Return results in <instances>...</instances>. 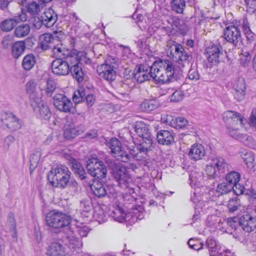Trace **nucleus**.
Instances as JSON below:
<instances>
[{"mask_svg":"<svg viewBox=\"0 0 256 256\" xmlns=\"http://www.w3.org/2000/svg\"><path fill=\"white\" fill-rule=\"evenodd\" d=\"M222 117L230 136L246 144V140L251 138L244 135L240 132L244 127L242 116L238 112L228 110L223 114Z\"/></svg>","mask_w":256,"mask_h":256,"instance_id":"1","label":"nucleus"},{"mask_svg":"<svg viewBox=\"0 0 256 256\" xmlns=\"http://www.w3.org/2000/svg\"><path fill=\"white\" fill-rule=\"evenodd\" d=\"M151 76L159 82H166L173 78L176 72L172 62L168 60L156 62L150 67Z\"/></svg>","mask_w":256,"mask_h":256,"instance_id":"2","label":"nucleus"},{"mask_svg":"<svg viewBox=\"0 0 256 256\" xmlns=\"http://www.w3.org/2000/svg\"><path fill=\"white\" fill-rule=\"evenodd\" d=\"M70 172L66 166L53 168L48 174V180L54 188H66L70 182Z\"/></svg>","mask_w":256,"mask_h":256,"instance_id":"3","label":"nucleus"},{"mask_svg":"<svg viewBox=\"0 0 256 256\" xmlns=\"http://www.w3.org/2000/svg\"><path fill=\"white\" fill-rule=\"evenodd\" d=\"M114 175L120 186L126 190L124 193L126 196H124V198L126 199V196L133 197L132 194L134 193V191L132 187L133 180L130 174V171L125 166H122L114 172ZM130 200V198H128V200Z\"/></svg>","mask_w":256,"mask_h":256,"instance_id":"4","label":"nucleus"},{"mask_svg":"<svg viewBox=\"0 0 256 256\" xmlns=\"http://www.w3.org/2000/svg\"><path fill=\"white\" fill-rule=\"evenodd\" d=\"M117 66L116 60L112 56H108L104 63L97 66L96 70L98 76L107 81L114 80L116 76L115 68Z\"/></svg>","mask_w":256,"mask_h":256,"instance_id":"5","label":"nucleus"},{"mask_svg":"<svg viewBox=\"0 0 256 256\" xmlns=\"http://www.w3.org/2000/svg\"><path fill=\"white\" fill-rule=\"evenodd\" d=\"M46 220L50 226L58 228L68 226L71 218L64 213L54 210L46 214Z\"/></svg>","mask_w":256,"mask_h":256,"instance_id":"6","label":"nucleus"},{"mask_svg":"<svg viewBox=\"0 0 256 256\" xmlns=\"http://www.w3.org/2000/svg\"><path fill=\"white\" fill-rule=\"evenodd\" d=\"M88 172L92 176L102 179L106 176V168L98 159L92 158L88 160L86 164Z\"/></svg>","mask_w":256,"mask_h":256,"instance_id":"7","label":"nucleus"},{"mask_svg":"<svg viewBox=\"0 0 256 256\" xmlns=\"http://www.w3.org/2000/svg\"><path fill=\"white\" fill-rule=\"evenodd\" d=\"M85 131L84 126L78 124L73 119H68L65 124L64 130V136L65 138L72 140L81 134Z\"/></svg>","mask_w":256,"mask_h":256,"instance_id":"8","label":"nucleus"},{"mask_svg":"<svg viewBox=\"0 0 256 256\" xmlns=\"http://www.w3.org/2000/svg\"><path fill=\"white\" fill-rule=\"evenodd\" d=\"M169 46L168 52H170V57L174 60L178 62L187 60L188 55L181 45L171 41L168 44V46Z\"/></svg>","mask_w":256,"mask_h":256,"instance_id":"9","label":"nucleus"},{"mask_svg":"<svg viewBox=\"0 0 256 256\" xmlns=\"http://www.w3.org/2000/svg\"><path fill=\"white\" fill-rule=\"evenodd\" d=\"M111 152L118 160L126 162L130 160V156L122 150L120 143L116 138H112L108 143Z\"/></svg>","mask_w":256,"mask_h":256,"instance_id":"10","label":"nucleus"},{"mask_svg":"<svg viewBox=\"0 0 256 256\" xmlns=\"http://www.w3.org/2000/svg\"><path fill=\"white\" fill-rule=\"evenodd\" d=\"M53 102L56 108L64 112H70L72 107L71 101L62 94H56L54 96Z\"/></svg>","mask_w":256,"mask_h":256,"instance_id":"11","label":"nucleus"},{"mask_svg":"<svg viewBox=\"0 0 256 256\" xmlns=\"http://www.w3.org/2000/svg\"><path fill=\"white\" fill-rule=\"evenodd\" d=\"M34 103V104L32 102L30 106L36 114L42 119L49 120L52 116V112L46 104L42 100V98L36 101Z\"/></svg>","mask_w":256,"mask_h":256,"instance_id":"12","label":"nucleus"},{"mask_svg":"<svg viewBox=\"0 0 256 256\" xmlns=\"http://www.w3.org/2000/svg\"><path fill=\"white\" fill-rule=\"evenodd\" d=\"M134 128L135 132L141 138L140 142H147L148 140H150V144L152 145L153 138L150 130L149 126L143 122H137Z\"/></svg>","mask_w":256,"mask_h":256,"instance_id":"13","label":"nucleus"},{"mask_svg":"<svg viewBox=\"0 0 256 256\" xmlns=\"http://www.w3.org/2000/svg\"><path fill=\"white\" fill-rule=\"evenodd\" d=\"M3 126L12 131H16L20 128L22 126V121L12 114H6L2 116L1 120Z\"/></svg>","mask_w":256,"mask_h":256,"instance_id":"14","label":"nucleus"},{"mask_svg":"<svg viewBox=\"0 0 256 256\" xmlns=\"http://www.w3.org/2000/svg\"><path fill=\"white\" fill-rule=\"evenodd\" d=\"M224 36L228 42L236 45L240 40V31L238 28L235 26H229L224 30Z\"/></svg>","mask_w":256,"mask_h":256,"instance_id":"15","label":"nucleus"},{"mask_svg":"<svg viewBox=\"0 0 256 256\" xmlns=\"http://www.w3.org/2000/svg\"><path fill=\"white\" fill-rule=\"evenodd\" d=\"M52 69L53 73L58 76H66L70 72L68 62L62 58H56L52 63Z\"/></svg>","mask_w":256,"mask_h":256,"instance_id":"16","label":"nucleus"},{"mask_svg":"<svg viewBox=\"0 0 256 256\" xmlns=\"http://www.w3.org/2000/svg\"><path fill=\"white\" fill-rule=\"evenodd\" d=\"M26 15L21 12L18 16H15L13 18L6 19L2 21L0 24V28L2 31L9 32L16 26L18 23L24 22L26 20Z\"/></svg>","mask_w":256,"mask_h":256,"instance_id":"17","label":"nucleus"},{"mask_svg":"<svg viewBox=\"0 0 256 256\" xmlns=\"http://www.w3.org/2000/svg\"><path fill=\"white\" fill-rule=\"evenodd\" d=\"M140 142V144L130 150V155L137 160L144 157V154L146 152L150 150L152 147V145L150 144V140H148L147 142Z\"/></svg>","mask_w":256,"mask_h":256,"instance_id":"18","label":"nucleus"},{"mask_svg":"<svg viewBox=\"0 0 256 256\" xmlns=\"http://www.w3.org/2000/svg\"><path fill=\"white\" fill-rule=\"evenodd\" d=\"M239 223L244 231L250 232L256 228V218L250 214H246L240 218Z\"/></svg>","mask_w":256,"mask_h":256,"instance_id":"19","label":"nucleus"},{"mask_svg":"<svg viewBox=\"0 0 256 256\" xmlns=\"http://www.w3.org/2000/svg\"><path fill=\"white\" fill-rule=\"evenodd\" d=\"M222 54V52L220 47L218 46H213L206 48L207 60L212 64H216L219 62Z\"/></svg>","mask_w":256,"mask_h":256,"instance_id":"20","label":"nucleus"},{"mask_svg":"<svg viewBox=\"0 0 256 256\" xmlns=\"http://www.w3.org/2000/svg\"><path fill=\"white\" fill-rule=\"evenodd\" d=\"M36 82L34 80H29L26 84V94L28 95L30 104L42 98V96L36 91Z\"/></svg>","mask_w":256,"mask_h":256,"instance_id":"21","label":"nucleus"},{"mask_svg":"<svg viewBox=\"0 0 256 256\" xmlns=\"http://www.w3.org/2000/svg\"><path fill=\"white\" fill-rule=\"evenodd\" d=\"M205 154L206 151L204 147L200 144H196L192 146L188 152L189 157L194 160L202 159Z\"/></svg>","mask_w":256,"mask_h":256,"instance_id":"22","label":"nucleus"},{"mask_svg":"<svg viewBox=\"0 0 256 256\" xmlns=\"http://www.w3.org/2000/svg\"><path fill=\"white\" fill-rule=\"evenodd\" d=\"M56 20L57 15L51 8L46 10L42 16V22L48 28L53 26Z\"/></svg>","mask_w":256,"mask_h":256,"instance_id":"23","label":"nucleus"},{"mask_svg":"<svg viewBox=\"0 0 256 256\" xmlns=\"http://www.w3.org/2000/svg\"><path fill=\"white\" fill-rule=\"evenodd\" d=\"M54 54L60 58H68L70 60L71 50L68 47L61 42L56 44L52 49Z\"/></svg>","mask_w":256,"mask_h":256,"instance_id":"24","label":"nucleus"},{"mask_svg":"<svg viewBox=\"0 0 256 256\" xmlns=\"http://www.w3.org/2000/svg\"><path fill=\"white\" fill-rule=\"evenodd\" d=\"M67 253L66 248L58 242L52 244L47 250V254L49 256H66Z\"/></svg>","mask_w":256,"mask_h":256,"instance_id":"25","label":"nucleus"},{"mask_svg":"<svg viewBox=\"0 0 256 256\" xmlns=\"http://www.w3.org/2000/svg\"><path fill=\"white\" fill-rule=\"evenodd\" d=\"M57 40L54 36L50 34H44L40 36L38 38V46L43 50H46L51 47V44Z\"/></svg>","mask_w":256,"mask_h":256,"instance_id":"26","label":"nucleus"},{"mask_svg":"<svg viewBox=\"0 0 256 256\" xmlns=\"http://www.w3.org/2000/svg\"><path fill=\"white\" fill-rule=\"evenodd\" d=\"M135 72V77L137 78V80L139 82H143L146 80H149L151 76V72L148 71V66L144 65L140 66L136 69Z\"/></svg>","mask_w":256,"mask_h":256,"instance_id":"27","label":"nucleus"},{"mask_svg":"<svg viewBox=\"0 0 256 256\" xmlns=\"http://www.w3.org/2000/svg\"><path fill=\"white\" fill-rule=\"evenodd\" d=\"M69 61L74 63V62L79 64H89L90 62V58H88L86 54L83 52H78L76 50H71V55Z\"/></svg>","mask_w":256,"mask_h":256,"instance_id":"28","label":"nucleus"},{"mask_svg":"<svg viewBox=\"0 0 256 256\" xmlns=\"http://www.w3.org/2000/svg\"><path fill=\"white\" fill-rule=\"evenodd\" d=\"M157 140L160 144L168 145L174 142V138L169 131L162 130L158 132Z\"/></svg>","mask_w":256,"mask_h":256,"instance_id":"29","label":"nucleus"},{"mask_svg":"<svg viewBox=\"0 0 256 256\" xmlns=\"http://www.w3.org/2000/svg\"><path fill=\"white\" fill-rule=\"evenodd\" d=\"M212 164L214 165L218 173H224L229 168V164L222 157H215L212 159Z\"/></svg>","mask_w":256,"mask_h":256,"instance_id":"30","label":"nucleus"},{"mask_svg":"<svg viewBox=\"0 0 256 256\" xmlns=\"http://www.w3.org/2000/svg\"><path fill=\"white\" fill-rule=\"evenodd\" d=\"M56 88V84L52 79H48L46 82H42L40 88L42 92H44L48 96H50Z\"/></svg>","mask_w":256,"mask_h":256,"instance_id":"31","label":"nucleus"},{"mask_svg":"<svg viewBox=\"0 0 256 256\" xmlns=\"http://www.w3.org/2000/svg\"><path fill=\"white\" fill-rule=\"evenodd\" d=\"M241 156L250 170L254 172L256 170V164L254 162V159L253 154L250 152H242Z\"/></svg>","mask_w":256,"mask_h":256,"instance_id":"32","label":"nucleus"},{"mask_svg":"<svg viewBox=\"0 0 256 256\" xmlns=\"http://www.w3.org/2000/svg\"><path fill=\"white\" fill-rule=\"evenodd\" d=\"M26 46L23 42H17L12 46L11 53L14 58H18L24 52Z\"/></svg>","mask_w":256,"mask_h":256,"instance_id":"33","label":"nucleus"},{"mask_svg":"<svg viewBox=\"0 0 256 256\" xmlns=\"http://www.w3.org/2000/svg\"><path fill=\"white\" fill-rule=\"evenodd\" d=\"M90 187L94 194L98 197L104 196L106 194L104 186L98 180L94 182Z\"/></svg>","mask_w":256,"mask_h":256,"instance_id":"34","label":"nucleus"},{"mask_svg":"<svg viewBox=\"0 0 256 256\" xmlns=\"http://www.w3.org/2000/svg\"><path fill=\"white\" fill-rule=\"evenodd\" d=\"M36 62L35 56L32 54H28L24 58L22 65L24 70L28 71L34 66Z\"/></svg>","mask_w":256,"mask_h":256,"instance_id":"35","label":"nucleus"},{"mask_svg":"<svg viewBox=\"0 0 256 256\" xmlns=\"http://www.w3.org/2000/svg\"><path fill=\"white\" fill-rule=\"evenodd\" d=\"M158 105L155 100H145L140 104V108L142 110L149 112L156 109Z\"/></svg>","mask_w":256,"mask_h":256,"instance_id":"36","label":"nucleus"},{"mask_svg":"<svg viewBox=\"0 0 256 256\" xmlns=\"http://www.w3.org/2000/svg\"><path fill=\"white\" fill-rule=\"evenodd\" d=\"M30 32L28 24H22L17 26L14 30V36L18 38H22L27 36Z\"/></svg>","mask_w":256,"mask_h":256,"instance_id":"37","label":"nucleus"},{"mask_svg":"<svg viewBox=\"0 0 256 256\" xmlns=\"http://www.w3.org/2000/svg\"><path fill=\"white\" fill-rule=\"evenodd\" d=\"M70 72L74 78L76 79L78 82H82V80L84 73L82 68L79 66L77 63H76L71 66Z\"/></svg>","mask_w":256,"mask_h":256,"instance_id":"38","label":"nucleus"},{"mask_svg":"<svg viewBox=\"0 0 256 256\" xmlns=\"http://www.w3.org/2000/svg\"><path fill=\"white\" fill-rule=\"evenodd\" d=\"M240 178V176L238 172L232 171L226 174V180L229 184L234 185L239 182Z\"/></svg>","mask_w":256,"mask_h":256,"instance_id":"39","label":"nucleus"},{"mask_svg":"<svg viewBox=\"0 0 256 256\" xmlns=\"http://www.w3.org/2000/svg\"><path fill=\"white\" fill-rule=\"evenodd\" d=\"M185 6V2L184 0H173L172 2L173 10L178 13H182Z\"/></svg>","mask_w":256,"mask_h":256,"instance_id":"40","label":"nucleus"},{"mask_svg":"<svg viewBox=\"0 0 256 256\" xmlns=\"http://www.w3.org/2000/svg\"><path fill=\"white\" fill-rule=\"evenodd\" d=\"M232 188V185L228 184L227 182H224L218 186L216 190L218 193L224 194L230 192Z\"/></svg>","mask_w":256,"mask_h":256,"instance_id":"41","label":"nucleus"},{"mask_svg":"<svg viewBox=\"0 0 256 256\" xmlns=\"http://www.w3.org/2000/svg\"><path fill=\"white\" fill-rule=\"evenodd\" d=\"M228 206L230 211L232 212L236 211L241 206L240 199L237 197L232 198L229 200Z\"/></svg>","mask_w":256,"mask_h":256,"instance_id":"42","label":"nucleus"},{"mask_svg":"<svg viewBox=\"0 0 256 256\" xmlns=\"http://www.w3.org/2000/svg\"><path fill=\"white\" fill-rule=\"evenodd\" d=\"M184 98V94L180 90H176L170 97V101L177 102L181 101Z\"/></svg>","mask_w":256,"mask_h":256,"instance_id":"43","label":"nucleus"},{"mask_svg":"<svg viewBox=\"0 0 256 256\" xmlns=\"http://www.w3.org/2000/svg\"><path fill=\"white\" fill-rule=\"evenodd\" d=\"M244 34L248 40L251 42L254 40V34L251 31L248 24L244 22L242 24Z\"/></svg>","mask_w":256,"mask_h":256,"instance_id":"44","label":"nucleus"},{"mask_svg":"<svg viewBox=\"0 0 256 256\" xmlns=\"http://www.w3.org/2000/svg\"><path fill=\"white\" fill-rule=\"evenodd\" d=\"M40 159L39 154H34L31 155L30 158V170H34L38 166Z\"/></svg>","mask_w":256,"mask_h":256,"instance_id":"45","label":"nucleus"},{"mask_svg":"<svg viewBox=\"0 0 256 256\" xmlns=\"http://www.w3.org/2000/svg\"><path fill=\"white\" fill-rule=\"evenodd\" d=\"M250 60L251 57L250 54L248 52H245L240 55V64L244 67H246L249 65Z\"/></svg>","mask_w":256,"mask_h":256,"instance_id":"46","label":"nucleus"},{"mask_svg":"<svg viewBox=\"0 0 256 256\" xmlns=\"http://www.w3.org/2000/svg\"><path fill=\"white\" fill-rule=\"evenodd\" d=\"M216 170L214 165L212 164V161L210 164L206 165L205 168L206 174L212 178H214L217 176Z\"/></svg>","mask_w":256,"mask_h":256,"instance_id":"47","label":"nucleus"},{"mask_svg":"<svg viewBox=\"0 0 256 256\" xmlns=\"http://www.w3.org/2000/svg\"><path fill=\"white\" fill-rule=\"evenodd\" d=\"M14 38L12 36L7 35L4 37L2 41V46L4 49H8L12 44Z\"/></svg>","mask_w":256,"mask_h":256,"instance_id":"48","label":"nucleus"},{"mask_svg":"<svg viewBox=\"0 0 256 256\" xmlns=\"http://www.w3.org/2000/svg\"><path fill=\"white\" fill-rule=\"evenodd\" d=\"M234 88L235 91H245L246 83L242 78H239L234 84Z\"/></svg>","mask_w":256,"mask_h":256,"instance_id":"49","label":"nucleus"},{"mask_svg":"<svg viewBox=\"0 0 256 256\" xmlns=\"http://www.w3.org/2000/svg\"><path fill=\"white\" fill-rule=\"evenodd\" d=\"M175 127L176 128H184L188 124V121L183 117H178L175 119Z\"/></svg>","mask_w":256,"mask_h":256,"instance_id":"50","label":"nucleus"},{"mask_svg":"<svg viewBox=\"0 0 256 256\" xmlns=\"http://www.w3.org/2000/svg\"><path fill=\"white\" fill-rule=\"evenodd\" d=\"M28 10L32 14H36L39 11V6L36 2H32L28 6Z\"/></svg>","mask_w":256,"mask_h":256,"instance_id":"51","label":"nucleus"},{"mask_svg":"<svg viewBox=\"0 0 256 256\" xmlns=\"http://www.w3.org/2000/svg\"><path fill=\"white\" fill-rule=\"evenodd\" d=\"M73 168L75 172L78 174L82 179L84 178L85 171L82 165L80 164L76 163L73 165Z\"/></svg>","mask_w":256,"mask_h":256,"instance_id":"52","label":"nucleus"},{"mask_svg":"<svg viewBox=\"0 0 256 256\" xmlns=\"http://www.w3.org/2000/svg\"><path fill=\"white\" fill-rule=\"evenodd\" d=\"M83 92L80 90L76 91L72 96V100L74 103L78 104L83 100Z\"/></svg>","mask_w":256,"mask_h":256,"instance_id":"53","label":"nucleus"},{"mask_svg":"<svg viewBox=\"0 0 256 256\" xmlns=\"http://www.w3.org/2000/svg\"><path fill=\"white\" fill-rule=\"evenodd\" d=\"M234 192V194L238 196L242 194L244 192V186L238 182H236V184L232 185V188Z\"/></svg>","mask_w":256,"mask_h":256,"instance_id":"54","label":"nucleus"},{"mask_svg":"<svg viewBox=\"0 0 256 256\" xmlns=\"http://www.w3.org/2000/svg\"><path fill=\"white\" fill-rule=\"evenodd\" d=\"M188 76L190 80H199L200 76L196 69L191 68L188 72Z\"/></svg>","mask_w":256,"mask_h":256,"instance_id":"55","label":"nucleus"},{"mask_svg":"<svg viewBox=\"0 0 256 256\" xmlns=\"http://www.w3.org/2000/svg\"><path fill=\"white\" fill-rule=\"evenodd\" d=\"M6 224L10 226V228L14 230L16 228V222L12 214H10L8 218Z\"/></svg>","mask_w":256,"mask_h":256,"instance_id":"56","label":"nucleus"},{"mask_svg":"<svg viewBox=\"0 0 256 256\" xmlns=\"http://www.w3.org/2000/svg\"><path fill=\"white\" fill-rule=\"evenodd\" d=\"M14 138L11 135L7 136L4 140V146L8 149L10 145L14 142Z\"/></svg>","mask_w":256,"mask_h":256,"instance_id":"57","label":"nucleus"},{"mask_svg":"<svg viewBox=\"0 0 256 256\" xmlns=\"http://www.w3.org/2000/svg\"><path fill=\"white\" fill-rule=\"evenodd\" d=\"M206 244L210 250L218 249V246L216 240L212 238H208L207 240Z\"/></svg>","mask_w":256,"mask_h":256,"instance_id":"58","label":"nucleus"},{"mask_svg":"<svg viewBox=\"0 0 256 256\" xmlns=\"http://www.w3.org/2000/svg\"><path fill=\"white\" fill-rule=\"evenodd\" d=\"M245 95V91H235L234 92V98L238 101L242 100Z\"/></svg>","mask_w":256,"mask_h":256,"instance_id":"59","label":"nucleus"},{"mask_svg":"<svg viewBox=\"0 0 256 256\" xmlns=\"http://www.w3.org/2000/svg\"><path fill=\"white\" fill-rule=\"evenodd\" d=\"M250 123L251 126H256V112H252L250 119Z\"/></svg>","mask_w":256,"mask_h":256,"instance_id":"60","label":"nucleus"},{"mask_svg":"<svg viewBox=\"0 0 256 256\" xmlns=\"http://www.w3.org/2000/svg\"><path fill=\"white\" fill-rule=\"evenodd\" d=\"M88 232V228L87 227H82L78 230V233L82 237L86 236Z\"/></svg>","mask_w":256,"mask_h":256,"instance_id":"61","label":"nucleus"},{"mask_svg":"<svg viewBox=\"0 0 256 256\" xmlns=\"http://www.w3.org/2000/svg\"><path fill=\"white\" fill-rule=\"evenodd\" d=\"M86 101L88 104L90 106H92L95 101L94 98L92 94H88L86 97Z\"/></svg>","mask_w":256,"mask_h":256,"instance_id":"62","label":"nucleus"},{"mask_svg":"<svg viewBox=\"0 0 256 256\" xmlns=\"http://www.w3.org/2000/svg\"><path fill=\"white\" fill-rule=\"evenodd\" d=\"M203 244L200 243L199 241L196 242L194 244V246H192L190 248L194 250H200L202 248Z\"/></svg>","mask_w":256,"mask_h":256,"instance_id":"63","label":"nucleus"},{"mask_svg":"<svg viewBox=\"0 0 256 256\" xmlns=\"http://www.w3.org/2000/svg\"><path fill=\"white\" fill-rule=\"evenodd\" d=\"M8 0H0V8L2 9L6 8L8 6Z\"/></svg>","mask_w":256,"mask_h":256,"instance_id":"64","label":"nucleus"}]
</instances>
